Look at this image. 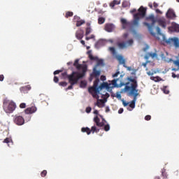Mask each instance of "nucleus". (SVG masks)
Returning <instances> with one entry per match:
<instances>
[{"instance_id":"nucleus-21","label":"nucleus","mask_w":179,"mask_h":179,"mask_svg":"<svg viewBox=\"0 0 179 179\" xmlns=\"http://www.w3.org/2000/svg\"><path fill=\"white\" fill-rule=\"evenodd\" d=\"M94 121L97 127H103L104 125V122H100V119L97 116L94 118Z\"/></svg>"},{"instance_id":"nucleus-64","label":"nucleus","mask_w":179,"mask_h":179,"mask_svg":"<svg viewBox=\"0 0 179 179\" xmlns=\"http://www.w3.org/2000/svg\"><path fill=\"white\" fill-rule=\"evenodd\" d=\"M178 69H179L173 68V69H172V71H178Z\"/></svg>"},{"instance_id":"nucleus-30","label":"nucleus","mask_w":179,"mask_h":179,"mask_svg":"<svg viewBox=\"0 0 179 179\" xmlns=\"http://www.w3.org/2000/svg\"><path fill=\"white\" fill-rule=\"evenodd\" d=\"M87 85V82H86V80H83L80 82V87L82 88H85L86 87Z\"/></svg>"},{"instance_id":"nucleus-13","label":"nucleus","mask_w":179,"mask_h":179,"mask_svg":"<svg viewBox=\"0 0 179 179\" xmlns=\"http://www.w3.org/2000/svg\"><path fill=\"white\" fill-rule=\"evenodd\" d=\"M14 122L17 125H23V124H24V119L22 116L15 115Z\"/></svg>"},{"instance_id":"nucleus-12","label":"nucleus","mask_w":179,"mask_h":179,"mask_svg":"<svg viewBox=\"0 0 179 179\" xmlns=\"http://www.w3.org/2000/svg\"><path fill=\"white\" fill-rule=\"evenodd\" d=\"M134 44V40L129 39V41L119 44L120 48H127V47H131Z\"/></svg>"},{"instance_id":"nucleus-58","label":"nucleus","mask_w":179,"mask_h":179,"mask_svg":"<svg viewBox=\"0 0 179 179\" xmlns=\"http://www.w3.org/2000/svg\"><path fill=\"white\" fill-rule=\"evenodd\" d=\"M123 36H124V38H127V37H128V33L124 34Z\"/></svg>"},{"instance_id":"nucleus-55","label":"nucleus","mask_w":179,"mask_h":179,"mask_svg":"<svg viewBox=\"0 0 179 179\" xmlns=\"http://www.w3.org/2000/svg\"><path fill=\"white\" fill-rule=\"evenodd\" d=\"M148 62L147 61V62L142 64V65H143V66H144V68H146V66L148 65Z\"/></svg>"},{"instance_id":"nucleus-29","label":"nucleus","mask_w":179,"mask_h":179,"mask_svg":"<svg viewBox=\"0 0 179 179\" xmlns=\"http://www.w3.org/2000/svg\"><path fill=\"white\" fill-rule=\"evenodd\" d=\"M88 54H89V58H90V59H91V61L99 59L98 57H93V55H92V52L89 51Z\"/></svg>"},{"instance_id":"nucleus-8","label":"nucleus","mask_w":179,"mask_h":179,"mask_svg":"<svg viewBox=\"0 0 179 179\" xmlns=\"http://www.w3.org/2000/svg\"><path fill=\"white\" fill-rule=\"evenodd\" d=\"M164 41L169 45H173L176 50L179 48V38L178 37L169 38L168 39L166 38Z\"/></svg>"},{"instance_id":"nucleus-18","label":"nucleus","mask_w":179,"mask_h":179,"mask_svg":"<svg viewBox=\"0 0 179 179\" xmlns=\"http://www.w3.org/2000/svg\"><path fill=\"white\" fill-rule=\"evenodd\" d=\"M36 111H37V108H36V106H32L25 110L26 114H33V113H36Z\"/></svg>"},{"instance_id":"nucleus-28","label":"nucleus","mask_w":179,"mask_h":179,"mask_svg":"<svg viewBox=\"0 0 179 179\" xmlns=\"http://www.w3.org/2000/svg\"><path fill=\"white\" fill-rule=\"evenodd\" d=\"M104 22H106V18L103 17H100L98 19V23L99 24H103V23H104Z\"/></svg>"},{"instance_id":"nucleus-32","label":"nucleus","mask_w":179,"mask_h":179,"mask_svg":"<svg viewBox=\"0 0 179 179\" xmlns=\"http://www.w3.org/2000/svg\"><path fill=\"white\" fill-rule=\"evenodd\" d=\"M162 90L165 94H169V93H170V91L167 89L166 86H164Z\"/></svg>"},{"instance_id":"nucleus-31","label":"nucleus","mask_w":179,"mask_h":179,"mask_svg":"<svg viewBox=\"0 0 179 179\" xmlns=\"http://www.w3.org/2000/svg\"><path fill=\"white\" fill-rule=\"evenodd\" d=\"M3 143H11V145H13V142H12V139L10 138H6L4 139Z\"/></svg>"},{"instance_id":"nucleus-2","label":"nucleus","mask_w":179,"mask_h":179,"mask_svg":"<svg viewBox=\"0 0 179 179\" xmlns=\"http://www.w3.org/2000/svg\"><path fill=\"white\" fill-rule=\"evenodd\" d=\"M127 80L128 82L124 83V86L125 87L122 89L121 93L127 92L128 96H133L134 99L130 102H127L124 99H122L121 101L124 107H127L129 105L131 108H135L136 100H138V96L139 95V93H138V81L131 77H128Z\"/></svg>"},{"instance_id":"nucleus-52","label":"nucleus","mask_w":179,"mask_h":179,"mask_svg":"<svg viewBox=\"0 0 179 179\" xmlns=\"http://www.w3.org/2000/svg\"><path fill=\"white\" fill-rule=\"evenodd\" d=\"M122 113H124V108H120V109H119V110H118V113L119 114H122Z\"/></svg>"},{"instance_id":"nucleus-50","label":"nucleus","mask_w":179,"mask_h":179,"mask_svg":"<svg viewBox=\"0 0 179 179\" xmlns=\"http://www.w3.org/2000/svg\"><path fill=\"white\" fill-rule=\"evenodd\" d=\"M172 78H179V75H176V73H172Z\"/></svg>"},{"instance_id":"nucleus-57","label":"nucleus","mask_w":179,"mask_h":179,"mask_svg":"<svg viewBox=\"0 0 179 179\" xmlns=\"http://www.w3.org/2000/svg\"><path fill=\"white\" fill-rule=\"evenodd\" d=\"M101 80H106V76H101Z\"/></svg>"},{"instance_id":"nucleus-23","label":"nucleus","mask_w":179,"mask_h":179,"mask_svg":"<svg viewBox=\"0 0 179 179\" xmlns=\"http://www.w3.org/2000/svg\"><path fill=\"white\" fill-rule=\"evenodd\" d=\"M76 37L78 38V40H80L83 38V31H77L76 34Z\"/></svg>"},{"instance_id":"nucleus-54","label":"nucleus","mask_w":179,"mask_h":179,"mask_svg":"<svg viewBox=\"0 0 179 179\" xmlns=\"http://www.w3.org/2000/svg\"><path fill=\"white\" fill-rule=\"evenodd\" d=\"M110 8H114L115 6V4L113 3V1H112L110 3Z\"/></svg>"},{"instance_id":"nucleus-25","label":"nucleus","mask_w":179,"mask_h":179,"mask_svg":"<svg viewBox=\"0 0 179 179\" xmlns=\"http://www.w3.org/2000/svg\"><path fill=\"white\" fill-rule=\"evenodd\" d=\"M151 80H154V82H160L162 80V78L157 76V77H150Z\"/></svg>"},{"instance_id":"nucleus-4","label":"nucleus","mask_w":179,"mask_h":179,"mask_svg":"<svg viewBox=\"0 0 179 179\" xmlns=\"http://www.w3.org/2000/svg\"><path fill=\"white\" fill-rule=\"evenodd\" d=\"M67 78L71 85L69 86L66 90H71L73 89V85H76L79 81V79H82V78H83V75L80 76L79 73H75V71H73L71 74L67 76Z\"/></svg>"},{"instance_id":"nucleus-59","label":"nucleus","mask_w":179,"mask_h":179,"mask_svg":"<svg viewBox=\"0 0 179 179\" xmlns=\"http://www.w3.org/2000/svg\"><path fill=\"white\" fill-rule=\"evenodd\" d=\"M159 6V4H157V3H154V7L155 8H157Z\"/></svg>"},{"instance_id":"nucleus-53","label":"nucleus","mask_w":179,"mask_h":179,"mask_svg":"<svg viewBox=\"0 0 179 179\" xmlns=\"http://www.w3.org/2000/svg\"><path fill=\"white\" fill-rule=\"evenodd\" d=\"M147 75H148V76H152V75H153V71L147 72Z\"/></svg>"},{"instance_id":"nucleus-15","label":"nucleus","mask_w":179,"mask_h":179,"mask_svg":"<svg viewBox=\"0 0 179 179\" xmlns=\"http://www.w3.org/2000/svg\"><path fill=\"white\" fill-rule=\"evenodd\" d=\"M115 29V26L113 24H106L105 26V30L108 33H111L112 31H114Z\"/></svg>"},{"instance_id":"nucleus-48","label":"nucleus","mask_w":179,"mask_h":179,"mask_svg":"<svg viewBox=\"0 0 179 179\" xmlns=\"http://www.w3.org/2000/svg\"><path fill=\"white\" fill-rule=\"evenodd\" d=\"M152 118V117L150 115H146L145 117V120H146V121H150V120Z\"/></svg>"},{"instance_id":"nucleus-51","label":"nucleus","mask_w":179,"mask_h":179,"mask_svg":"<svg viewBox=\"0 0 179 179\" xmlns=\"http://www.w3.org/2000/svg\"><path fill=\"white\" fill-rule=\"evenodd\" d=\"M60 72H62L61 70H57L54 72V75H58V73H60Z\"/></svg>"},{"instance_id":"nucleus-62","label":"nucleus","mask_w":179,"mask_h":179,"mask_svg":"<svg viewBox=\"0 0 179 179\" xmlns=\"http://www.w3.org/2000/svg\"><path fill=\"white\" fill-rule=\"evenodd\" d=\"M94 114H96V115L99 114V111L97 110H94Z\"/></svg>"},{"instance_id":"nucleus-45","label":"nucleus","mask_w":179,"mask_h":179,"mask_svg":"<svg viewBox=\"0 0 179 179\" xmlns=\"http://www.w3.org/2000/svg\"><path fill=\"white\" fill-rule=\"evenodd\" d=\"M20 108H26V103H22L20 105Z\"/></svg>"},{"instance_id":"nucleus-47","label":"nucleus","mask_w":179,"mask_h":179,"mask_svg":"<svg viewBox=\"0 0 179 179\" xmlns=\"http://www.w3.org/2000/svg\"><path fill=\"white\" fill-rule=\"evenodd\" d=\"M152 73L153 75H155V73H159L160 70H159L158 69L157 70H152Z\"/></svg>"},{"instance_id":"nucleus-60","label":"nucleus","mask_w":179,"mask_h":179,"mask_svg":"<svg viewBox=\"0 0 179 179\" xmlns=\"http://www.w3.org/2000/svg\"><path fill=\"white\" fill-rule=\"evenodd\" d=\"M62 76L65 78V76H68V74L66 73H63Z\"/></svg>"},{"instance_id":"nucleus-24","label":"nucleus","mask_w":179,"mask_h":179,"mask_svg":"<svg viewBox=\"0 0 179 179\" xmlns=\"http://www.w3.org/2000/svg\"><path fill=\"white\" fill-rule=\"evenodd\" d=\"M160 57L162 59L165 61V62H171V61H173V59H166V57H164V54L163 53L160 55Z\"/></svg>"},{"instance_id":"nucleus-41","label":"nucleus","mask_w":179,"mask_h":179,"mask_svg":"<svg viewBox=\"0 0 179 179\" xmlns=\"http://www.w3.org/2000/svg\"><path fill=\"white\" fill-rule=\"evenodd\" d=\"M69 16H73V13H72V12L66 13V17H69Z\"/></svg>"},{"instance_id":"nucleus-22","label":"nucleus","mask_w":179,"mask_h":179,"mask_svg":"<svg viewBox=\"0 0 179 179\" xmlns=\"http://www.w3.org/2000/svg\"><path fill=\"white\" fill-rule=\"evenodd\" d=\"M158 24L161 27H163L164 29H166V20L164 19H159L157 20Z\"/></svg>"},{"instance_id":"nucleus-7","label":"nucleus","mask_w":179,"mask_h":179,"mask_svg":"<svg viewBox=\"0 0 179 179\" xmlns=\"http://www.w3.org/2000/svg\"><path fill=\"white\" fill-rule=\"evenodd\" d=\"M147 20H151V25L148 22H143V24L148 27V31H150V34L152 35L154 37H156V33L153 31V26H155V23H156V20H155V15L153 14H151L150 16L147 17Z\"/></svg>"},{"instance_id":"nucleus-26","label":"nucleus","mask_w":179,"mask_h":179,"mask_svg":"<svg viewBox=\"0 0 179 179\" xmlns=\"http://www.w3.org/2000/svg\"><path fill=\"white\" fill-rule=\"evenodd\" d=\"M93 73L95 76H100L101 71L100 70L96 69V67L93 69Z\"/></svg>"},{"instance_id":"nucleus-11","label":"nucleus","mask_w":179,"mask_h":179,"mask_svg":"<svg viewBox=\"0 0 179 179\" xmlns=\"http://www.w3.org/2000/svg\"><path fill=\"white\" fill-rule=\"evenodd\" d=\"M97 99V101L95 103V106H97V107H99V108H103L104 107L106 103H107V99L103 98L102 99H99V98Z\"/></svg>"},{"instance_id":"nucleus-38","label":"nucleus","mask_w":179,"mask_h":179,"mask_svg":"<svg viewBox=\"0 0 179 179\" xmlns=\"http://www.w3.org/2000/svg\"><path fill=\"white\" fill-rule=\"evenodd\" d=\"M129 3H128V1H123V2H122V7H123V8H127V6H128Z\"/></svg>"},{"instance_id":"nucleus-10","label":"nucleus","mask_w":179,"mask_h":179,"mask_svg":"<svg viewBox=\"0 0 179 179\" xmlns=\"http://www.w3.org/2000/svg\"><path fill=\"white\" fill-rule=\"evenodd\" d=\"M82 132H87V135H90V133L92 132V134H94V132H97V129L96 128V126H92L90 129L89 127H83L81 129Z\"/></svg>"},{"instance_id":"nucleus-61","label":"nucleus","mask_w":179,"mask_h":179,"mask_svg":"<svg viewBox=\"0 0 179 179\" xmlns=\"http://www.w3.org/2000/svg\"><path fill=\"white\" fill-rule=\"evenodd\" d=\"M136 10V8H134L133 10H131L130 11V13H134V12H135Z\"/></svg>"},{"instance_id":"nucleus-40","label":"nucleus","mask_w":179,"mask_h":179,"mask_svg":"<svg viewBox=\"0 0 179 179\" xmlns=\"http://www.w3.org/2000/svg\"><path fill=\"white\" fill-rule=\"evenodd\" d=\"M118 75H120V71L117 70L115 74L113 75V78H118Z\"/></svg>"},{"instance_id":"nucleus-49","label":"nucleus","mask_w":179,"mask_h":179,"mask_svg":"<svg viewBox=\"0 0 179 179\" xmlns=\"http://www.w3.org/2000/svg\"><path fill=\"white\" fill-rule=\"evenodd\" d=\"M59 80V79L58 78V77L55 76V78H54V83H58Z\"/></svg>"},{"instance_id":"nucleus-63","label":"nucleus","mask_w":179,"mask_h":179,"mask_svg":"<svg viewBox=\"0 0 179 179\" xmlns=\"http://www.w3.org/2000/svg\"><path fill=\"white\" fill-rule=\"evenodd\" d=\"M156 13H162V11L160 10H159V9H157L156 10Z\"/></svg>"},{"instance_id":"nucleus-5","label":"nucleus","mask_w":179,"mask_h":179,"mask_svg":"<svg viewBox=\"0 0 179 179\" xmlns=\"http://www.w3.org/2000/svg\"><path fill=\"white\" fill-rule=\"evenodd\" d=\"M3 108L6 114H10L14 110H16V103L13 101L5 99Z\"/></svg>"},{"instance_id":"nucleus-16","label":"nucleus","mask_w":179,"mask_h":179,"mask_svg":"<svg viewBox=\"0 0 179 179\" xmlns=\"http://www.w3.org/2000/svg\"><path fill=\"white\" fill-rule=\"evenodd\" d=\"M104 45H106V41L99 40L96 43L95 48L99 50V48H101V47H104Z\"/></svg>"},{"instance_id":"nucleus-46","label":"nucleus","mask_w":179,"mask_h":179,"mask_svg":"<svg viewBox=\"0 0 179 179\" xmlns=\"http://www.w3.org/2000/svg\"><path fill=\"white\" fill-rule=\"evenodd\" d=\"M86 113H87V114H89V113H90V111H92V108L91 107H87V108H86Z\"/></svg>"},{"instance_id":"nucleus-39","label":"nucleus","mask_w":179,"mask_h":179,"mask_svg":"<svg viewBox=\"0 0 179 179\" xmlns=\"http://www.w3.org/2000/svg\"><path fill=\"white\" fill-rule=\"evenodd\" d=\"M116 97H117V99H118V100H120V101L122 100V99H121V98H122V96H121V93H120V92H117V93H116Z\"/></svg>"},{"instance_id":"nucleus-6","label":"nucleus","mask_w":179,"mask_h":179,"mask_svg":"<svg viewBox=\"0 0 179 179\" xmlns=\"http://www.w3.org/2000/svg\"><path fill=\"white\" fill-rule=\"evenodd\" d=\"M73 66L76 67L78 71L75 72L76 73H79L80 76H85L86 71H87V66L85 64H79V59H76L73 63Z\"/></svg>"},{"instance_id":"nucleus-33","label":"nucleus","mask_w":179,"mask_h":179,"mask_svg":"<svg viewBox=\"0 0 179 179\" xmlns=\"http://www.w3.org/2000/svg\"><path fill=\"white\" fill-rule=\"evenodd\" d=\"M99 65H102V66H104V60L103 59L99 60L96 64V66H99Z\"/></svg>"},{"instance_id":"nucleus-34","label":"nucleus","mask_w":179,"mask_h":179,"mask_svg":"<svg viewBox=\"0 0 179 179\" xmlns=\"http://www.w3.org/2000/svg\"><path fill=\"white\" fill-rule=\"evenodd\" d=\"M171 62H173L174 65H176V66H178V68L179 69V60H173L172 59Z\"/></svg>"},{"instance_id":"nucleus-37","label":"nucleus","mask_w":179,"mask_h":179,"mask_svg":"<svg viewBox=\"0 0 179 179\" xmlns=\"http://www.w3.org/2000/svg\"><path fill=\"white\" fill-rule=\"evenodd\" d=\"M104 130L107 132V131H110V124H106L105 126H104Z\"/></svg>"},{"instance_id":"nucleus-19","label":"nucleus","mask_w":179,"mask_h":179,"mask_svg":"<svg viewBox=\"0 0 179 179\" xmlns=\"http://www.w3.org/2000/svg\"><path fill=\"white\" fill-rule=\"evenodd\" d=\"M156 30H157V33L158 36H160L162 38V41H165V40L166 38V35H164L163 33H162V29H160V27H157Z\"/></svg>"},{"instance_id":"nucleus-35","label":"nucleus","mask_w":179,"mask_h":179,"mask_svg":"<svg viewBox=\"0 0 179 179\" xmlns=\"http://www.w3.org/2000/svg\"><path fill=\"white\" fill-rule=\"evenodd\" d=\"M90 33H92V29L90 27H87L86 29V32H85L86 36H87L88 34H90Z\"/></svg>"},{"instance_id":"nucleus-9","label":"nucleus","mask_w":179,"mask_h":179,"mask_svg":"<svg viewBox=\"0 0 179 179\" xmlns=\"http://www.w3.org/2000/svg\"><path fill=\"white\" fill-rule=\"evenodd\" d=\"M116 58L117 61H119L120 65H123L124 68L127 69V71H132L131 67L127 66V64H125V59H124V57H122V55H117L116 56Z\"/></svg>"},{"instance_id":"nucleus-17","label":"nucleus","mask_w":179,"mask_h":179,"mask_svg":"<svg viewBox=\"0 0 179 179\" xmlns=\"http://www.w3.org/2000/svg\"><path fill=\"white\" fill-rule=\"evenodd\" d=\"M166 15V17L169 19H174V17H176V13H174V10L172 9H169Z\"/></svg>"},{"instance_id":"nucleus-43","label":"nucleus","mask_w":179,"mask_h":179,"mask_svg":"<svg viewBox=\"0 0 179 179\" xmlns=\"http://www.w3.org/2000/svg\"><path fill=\"white\" fill-rule=\"evenodd\" d=\"M113 3H115V5H120V3H121V1H117V0H113Z\"/></svg>"},{"instance_id":"nucleus-42","label":"nucleus","mask_w":179,"mask_h":179,"mask_svg":"<svg viewBox=\"0 0 179 179\" xmlns=\"http://www.w3.org/2000/svg\"><path fill=\"white\" fill-rule=\"evenodd\" d=\"M68 85V83H66V82H61L59 83V85L60 86H63V87H65Z\"/></svg>"},{"instance_id":"nucleus-20","label":"nucleus","mask_w":179,"mask_h":179,"mask_svg":"<svg viewBox=\"0 0 179 179\" xmlns=\"http://www.w3.org/2000/svg\"><path fill=\"white\" fill-rule=\"evenodd\" d=\"M79 19H80V17L78 16L74 17V20H76L77 22V23H76L77 27L82 26V24H83L85 23V20H79Z\"/></svg>"},{"instance_id":"nucleus-27","label":"nucleus","mask_w":179,"mask_h":179,"mask_svg":"<svg viewBox=\"0 0 179 179\" xmlns=\"http://www.w3.org/2000/svg\"><path fill=\"white\" fill-rule=\"evenodd\" d=\"M108 50L109 51H110V52H112L113 55H117V51L115 50V48L109 47Z\"/></svg>"},{"instance_id":"nucleus-36","label":"nucleus","mask_w":179,"mask_h":179,"mask_svg":"<svg viewBox=\"0 0 179 179\" xmlns=\"http://www.w3.org/2000/svg\"><path fill=\"white\" fill-rule=\"evenodd\" d=\"M149 57H151L152 58H155V57L157 56V54L156 52H150L148 53Z\"/></svg>"},{"instance_id":"nucleus-14","label":"nucleus","mask_w":179,"mask_h":179,"mask_svg":"<svg viewBox=\"0 0 179 179\" xmlns=\"http://www.w3.org/2000/svg\"><path fill=\"white\" fill-rule=\"evenodd\" d=\"M170 31H176V33L179 32V24L176 22H172L171 27L169 28Z\"/></svg>"},{"instance_id":"nucleus-56","label":"nucleus","mask_w":179,"mask_h":179,"mask_svg":"<svg viewBox=\"0 0 179 179\" xmlns=\"http://www.w3.org/2000/svg\"><path fill=\"white\" fill-rule=\"evenodd\" d=\"M3 79H4L3 75H1L0 76V82H3Z\"/></svg>"},{"instance_id":"nucleus-1","label":"nucleus","mask_w":179,"mask_h":179,"mask_svg":"<svg viewBox=\"0 0 179 179\" xmlns=\"http://www.w3.org/2000/svg\"><path fill=\"white\" fill-rule=\"evenodd\" d=\"M122 78H124V74H121L120 78L113 80L111 83L108 84L107 83H103L100 86H97V84L100 82V80L97 79L94 83V86L88 89V92L94 99H100V96L102 99H108L110 94L106 90L110 92L113 87H122V86L125 85V83L122 82Z\"/></svg>"},{"instance_id":"nucleus-3","label":"nucleus","mask_w":179,"mask_h":179,"mask_svg":"<svg viewBox=\"0 0 179 179\" xmlns=\"http://www.w3.org/2000/svg\"><path fill=\"white\" fill-rule=\"evenodd\" d=\"M138 13L134 15V20L131 22H127L125 18L121 19V23L122 24L123 29H127V26H131V31L134 36H138V32L134 29H135V27H139V20H141V19H143L145 16L146 9H145L143 6H141L138 10Z\"/></svg>"},{"instance_id":"nucleus-44","label":"nucleus","mask_w":179,"mask_h":179,"mask_svg":"<svg viewBox=\"0 0 179 179\" xmlns=\"http://www.w3.org/2000/svg\"><path fill=\"white\" fill-rule=\"evenodd\" d=\"M47 175V171H43V172H41V176L42 177H45V176Z\"/></svg>"}]
</instances>
